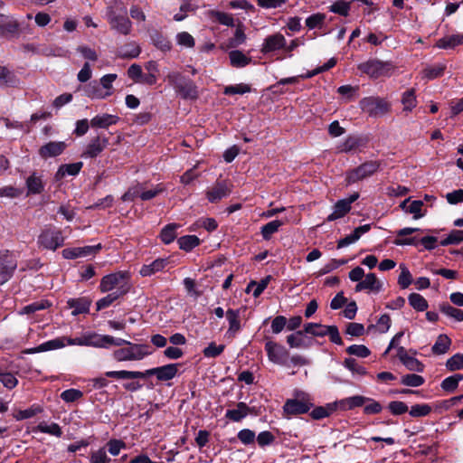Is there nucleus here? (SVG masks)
I'll return each mask as SVG.
<instances>
[{
    "label": "nucleus",
    "mask_w": 463,
    "mask_h": 463,
    "mask_svg": "<svg viewBox=\"0 0 463 463\" xmlns=\"http://www.w3.org/2000/svg\"><path fill=\"white\" fill-rule=\"evenodd\" d=\"M357 69L370 78L378 79L380 77L390 76L393 70V65L391 61L370 59L358 64Z\"/></svg>",
    "instance_id": "5"
},
{
    "label": "nucleus",
    "mask_w": 463,
    "mask_h": 463,
    "mask_svg": "<svg viewBox=\"0 0 463 463\" xmlns=\"http://www.w3.org/2000/svg\"><path fill=\"white\" fill-rule=\"evenodd\" d=\"M251 91V88L249 84L240 83L235 85H228L223 90L224 95H235V94H245Z\"/></svg>",
    "instance_id": "60"
},
{
    "label": "nucleus",
    "mask_w": 463,
    "mask_h": 463,
    "mask_svg": "<svg viewBox=\"0 0 463 463\" xmlns=\"http://www.w3.org/2000/svg\"><path fill=\"white\" fill-rule=\"evenodd\" d=\"M83 163L81 161L72 164L61 165L55 174V179L61 180L65 177L66 175L75 176L79 175Z\"/></svg>",
    "instance_id": "28"
},
{
    "label": "nucleus",
    "mask_w": 463,
    "mask_h": 463,
    "mask_svg": "<svg viewBox=\"0 0 463 463\" xmlns=\"http://www.w3.org/2000/svg\"><path fill=\"white\" fill-rule=\"evenodd\" d=\"M335 411V402L327 403L326 406H325V407L317 406V407L314 408L310 412V416L313 420H322L324 418L330 416Z\"/></svg>",
    "instance_id": "42"
},
{
    "label": "nucleus",
    "mask_w": 463,
    "mask_h": 463,
    "mask_svg": "<svg viewBox=\"0 0 463 463\" xmlns=\"http://www.w3.org/2000/svg\"><path fill=\"white\" fill-rule=\"evenodd\" d=\"M432 407L428 403H416L412 405L409 411V414L412 418H422L430 415Z\"/></svg>",
    "instance_id": "47"
},
{
    "label": "nucleus",
    "mask_w": 463,
    "mask_h": 463,
    "mask_svg": "<svg viewBox=\"0 0 463 463\" xmlns=\"http://www.w3.org/2000/svg\"><path fill=\"white\" fill-rule=\"evenodd\" d=\"M120 120L117 115L104 113L96 115L90 119V127L93 128L108 129L110 126L116 125Z\"/></svg>",
    "instance_id": "24"
},
{
    "label": "nucleus",
    "mask_w": 463,
    "mask_h": 463,
    "mask_svg": "<svg viewBox=\"0 0 463 463\" xmlns=\"http://www.w3.org/2000/svg\"><path fill=\"white\" fill-rule=\"evenodd\" d=\"M165 80L173 87L175 94L184 100H196L199 91L195 82L180 71H170Z\"/></svg>",
    "instance_id": "1"
},
{
    "label": "nucleus",
    "mask_w": 463,
    "mask_h": 463,
    "mask_svg": "<svg viewBox=\"0 0 463 463\" xmlns=\"http://www.w3.org/2000/svg\"><path fill=\"white\" fill-rule=\"evenodd\" d=\"M307 335L308 334L304 332V328L298 330L296 333L287 336V343L291 348H310L313 345L317 344L318 342Z\"/></svg>",
    "instance_id": "12"
},
{
    "label": "nucleus",
    "mask_w": 463,
    "mask_h": 463,
    "mask_svg": "<svg viewBox=\"0 0 463 463\" xmlns=\"http://www.w3.org/2000/svg\"><path fill=\"white\" fill-rule=\"evenodd\" d=\"M129 287L120 286L118 290L108 294L106 297L99 299L96 303L97 311H100L110 305H112L115 301L125 296L128 292Z\"/></svg>",
    "instance_id": "22"
},
{
    "label": "nucleus",
    "mask_w": 463,
    "mask_h": 463,
    "mask_svg": "<svg viewBox=\"0 0 463 463\" xmlns=\"http://www.w3.org/2000/svg\"><path fill=\"white\" fill-rule=\"evenodd\" d=\"M43 409L41 406L33 404L26 410H19L16 413L14 414V418L16 420H23L25 419L33 418L35 415L41 413Z\"/></svg>",
    "instance_id": "51"
},
{
    "label": "nucleus",
    "mask_w": 463,
    "mask_h": 463,
    "mask_svg": "<svg viewBox=\"0 0 463 463\" xmlns=\"http://www.w3.org/2000/svg\"><path fill=\"white\" fill-rule=\"evenodd\" d=\"M181 227V224L171 222L164 226L159 233V239L161 241L168 245L172 243L177 238V230Z\"/></svg>",
    "instance_id": "30"
},
{
    "label": "nucleus",
    "mask_w": 463,
    "mask_h": 463,
    "mask_svg": "<svg viewBox=\"0 0 463 463\" xmlns=\"http://www.w3.org/2000/svg\"><path fill=\"white\" fill-rule=\"evenodd\" d=\"M18 83L16 76L6 67L0 65V84L5 86H15Z\"/></svg>",
    "instance_id": "55"
},
{
    "label": "nucleus",
    "mask_w": 463,
    "mask_h": 463,
    "mask_svg": "<svg viewBox=\"0 0 463 463\" xmlns=\"http://www.w3.org/2000/svg\"><path fill=\"white\" fill-rule=\"evenodd\" d=\"M250 407L243 402L237 403V408L232 410H227L225 417L232 421L239 422L244 419L250 412Z\"/></svg>",
    "instance_id": "31"
},
{
    "label": "nucleus",
    "mask_w": 463,
    "mask_h": 463,
    "mask_svg": "<svg viewBox=\"0 0 463 463\" xmlns=\"http://www.w3.org/2000/svg\"><path fill=\"white\" fill-rule=\"evenodd\" d=\"M109 145V137L99 134L93 137L83 152V157L96 158Z\"/></svg>",
    "instance_id": "15"
},
{
    "label": "nucleus",
    "mask_w": 463,
    "mask_h": 463,
    "mask_svg": "<svg viewBox=\"0 0 463 463\" xmlns=\"http://www.w3.org/2000/svg\"><path fill=\"white\" fill-rule=\"evenodd\" d=\"M1 25L5 33V38L18 37L21 33V24L13 17H4Z\"/></svg>",
    "instance_id": "29"
},
{
    "label": "nucleus",
    "mask_w": 463,
    "mask_h": 463,
    "mask_svg": "<svg viewBox=\"0 0 463 463\" xmlns=\"http://www.w3.org/2000/svg\"><path fill=\"white\" fill-rule=\"evenodd\" d=\"M141 52L139 46L135 43H128L118 50V56L123 59L137 58Z\"/></svg>",
    "instance_id": "45"
},
{
    "label": "nucleus",
    "mask_w": 463,
    "mask_h": 463,
    "mask_svg": "<svg viewBox=\"0 0 463 463\" xmlns=\"http://www.w3.org/2000/svg\"><path fill=\"white\" fill-rule=\"evenodd\" d=\"M156 367H154L144 372L127 370L108 371L105 373V376L114 379H146L153 375L156 377Z\"/></svg>",
    "instance_id": "11"
},
{
    "label": "nucleus",
    "mask_w": 463,
    "mask_h": 463,
    "mask_svg": "<svg viewBox=\"0 0 463 463\" xmlns=\"http://www.w3.org/2000/svg\"><path fill=\"white\" fill-rule=\"evenodd\" d=\"M225 315L229 322V328L226 332V335L228 337H234L241 329L240 321V310L229 308Z\"/></svg>",
    "instance_id": "25"
},
{
    "label": "nucleus",
    "mask_w": 463,
    "mask_h": 463,
    "mask_svg": "<svg viewBox=\"0 0 463 463\" xmlns=\"http://www.w3.org/2000/svg\"><path fill=\"white\" fill-rule=\"evenodd\" d=\"M439 310L444 315L453 317L458 322L463 321V310L454 307L448 302L441 303L439 305Z\"/></svg>",
    "instance_id": "46"
},
{
    "label": "nucleus",
    "mask_w": 463,
    "mask_h": 463,
    "mask_svg": "<svg viewBox=\"0 0 463 463\" xmlns=\"http://www.w3.org/2000/svg\"><path fill=\"white\" fill-rule=\"evenodd\" d=\"M350 9V3L345 0H337L330 6H328V10L330 12L345 17L349 15Z\"/></svg>",
    "instance_id": "53"
},
{
    "label": "nucleus",
    "mask_w": 463,
    "mask_h": 463,
    "mask_svg": "<svg viewBox=\"0 0 463 463\" xmlns=\"http://www.w3.org/2000/svg\"><path fill=\"white\" fill-rule=\"evenodd\" d=\"M232 184L227 180H217L215 184L206 192V198L212 203H216L232 193Z\"/></svg>",
    "instance_id": "10"
},
{
    "label": "nucleus",
    "mask_w": 463,
    "mask_h": 463,
    "mask_svg": "<svg viewBox=\"0 0 463 463\" xmlns=\"http://www.w3.org/2000/svg\"><path fill=\"white\" fill-rule=\"evenodd\" d=\"M333 213L326 217V222H334L337 219L345 217L352 209L343 199L338 200L333 207Z\"/></svg>",
    "instance_id": "33"
},
{
    "label": "nucleus",
    "mask_w": 463,
    "mask_h": 463,
    "mask_svg": "<svg viewBox=\"0 0 463 463\" xmlns=\"http://www.w3.org/2000/svg\"><path fill=\"white\" fill-rule=\"evenodd\" d=\"M361 109L371 118H380L391 110V103L380 97H365L359 102Z\"/></svg>",
    "instance_id": "3"
},
{
    "label": "nucleus",
    "mask_w": 463,
    "mask_h": 463,
    "mask_svg": "<svg viewBox=\"0 0 463 463\" xmlns=\"http://www.w3.org/2000/svg\"><path fill=\"white\" fill-rule=\"evenodd\" d=\"M451 345V339L447 335H439L435 344L431 347V351L434 354L439 355L446 354Z\"/></svg>",
    "instance_id": "41"
},
{
    "label": "nucleus",
    "mask_w": 463,
    "mask_h": 463,
    "mask_svg": "<svg viewBox=\"0 0 463 463\" xmlns=\"http://www.w3.org/2000/svg\"><path fill=\"white\" fill-rule=\"evenodd\" d=\"M461 44H463V33H458L439 39L436 43V47L439 49H453Z\"/></svg>",
    "instance_id": "34"
},
{
    "label": "nucleus",
    "mask_w": 463,
    "mask_h": 463,
    "mask_svg": "<svg viewBox=\"0 0 463 463\" xmlns=\"http://www.w3.org/2000/svg\"><path fill=\"white\" fill-rule=\"evenodd\" d=\"M105 450H107L112 456H118L120 453V450L127 448V444L122 439H109L105 446Z\"/></svg>",
    "instance_id": "58"
},
{
    "label": "nucleus",
    "mask_w": 463,
    "mask_h": 463,
    "mask_svg": "<svg viewBox=\"0 0 463 463\" xmlns=\"http://www.w3.org/2000/svg\"><path fill=\"white\" fill-rule=\"evenodd\" d=\"M169 263V258H157L149 264H143L139 269V274L142 277H150L159 271H163Z\"/></svg>",
    "instance_id": "19"
},
{
    "label": "nucleus",
    "mask_w": 463,
    "mask_h": 463,
    "mask_svg": "<svg viewBox=\"0 0 463 463\" xmlns=\"http://www.w3.org/2000/svg\"><path fill=\"white\" fill-rule=\"evenodd\" d=\"M236 30L232 38L230 39V46L237 47L242 44L246 40V34L244 33V25L242 23H239L235 25Z\"/></svg>",
    "instance_id": "62"
},
{
    "label": "nucleus",
    "mask_w": 463,
    "mask_h": 463,
    "mask_svg": "<svg viewBox=\"0 0 463 463\" xmlns=\"http://www.w3.org/2000/svg\"><path fill=\"white\" fill-rule=\"evenodd\" d=\"M36 430L42 433L55 436L57 438H60L62 435L61 428L58 423L55 422H52L50 425L46 424L45 422H40L36 427Z\"/></svg>",
    "instance_id": "50"
},
{
    "label": "nucleus",
    "mask_w": 463,
    "mask_h": 463,
    "mask_svg": "<svg viewBox=\"0 0 463 463\" xmlns=\"http://www.w3.org/2000/svg\"><path fill=\"white\" fill-rule=\"evenodd\" d=\"M446 70L445 64H435L423 70L424 78L429 80L441 77Z\"/></svg>",
    "instance_id": "52"
},
{
    "label": "nucleus",
    "mask_w": 463,
    "mask_h": 463,
    "mask_svg": "<svg viewBox=\"0 0 463 463\" xmlns=\"http://www.w3.org/2000/svg\"><path fill=\"white\" fill-rule=\"evenodd\" d=\"M402 103L404 106L403 110L406 111H411L416 107L417 99L414 89H410L402 94Z\"/></svg>",
    "instance_id": "57"
},
{
    "label": "nucleus",
    "mask_w": 463,
    "mask_h": 463,
    "mask_svg": "<svg viewBox=\"0 0 463 463\" xmlns=\"http://www.w3.org/2000/svg\"><path fill=\"white\" fill-rule=\"evenodd\" d=\"M17 268V261L9 250L0 251V286L9 281Z\"/></svg>",
    "instance_id": "9"
},
{
    "label": "nucleus",
    "mask_w": 463,
    "mask_h": 463,
    "mask_svg": "<svg viewBox=\"0 0 463 463\" xmlns=\"http://www.w3.org/2000/svg\"><path fill=\"white\" fill-rule=\"evenodd\" d=\"M271 279V276H267L266 278L262 279L260 282L256 281H250L246 288L247 292H250V290L254 288L252 295L254 298L260 297L262 292L267 288L269 282Z\"/></svg>",
    "instance_id": "48"
},
{
    "label": "nucleus",
    "mask_w": 463,
    "mask_h": 463,
    "mask_svg": "<svg viewBox=\"0 0 463 463\" xmlns=\"http://www.w3.org/2000/svg\"><path fill=\"white\" fill-rule=\"evenodd\" d=\"M25 184L27 188V196L33 194H40L44 191V184L43 182L42 176L37 175L36 172H33L27 177Z\"/></svg>",
    "instance_id": "26"
},
{
    "label": "nucleus",
    "mask_w": 463,
    "mask_h": 463,
    "mask_svg": "<svg viewBox=\"0 0 463 463\" xmlns=\"http://www.w3.org/2000/svg\"><path fill=\"white\" fill-rule=\"evenodd\" d=\"M110 27L121 34L128 35L131 32L132 23L128 17L126 6L120 1H115L107 10Z\"/></svg>",
    "instance_id": "2"
},
{
    "label": "nucleus",
    "mask_w": 463,
    "mask_h": 463,
    "mask_svg": "<svg viewBox=\"0 0 463 463\" xmlns=\"http://www.w3.org/2000/svg\"><path fill=\"white\" fill-rule=\"evenodd\" d=\"M64 236L62 232L57 228H47L42 231L37 239V244L40 248L49 250H56L64 244Z\"/></svg>",
    "instance_id": "6"
},
{
    "label": "nucleus",
    "mask_w": 463,
    "mask_h": 463,
    "mask_svg": "<svg viewBox=\"0 0 463 463\" xmlns=\"http://www.w3.org/2000/svg\"><path fill=\"white\" fill-rule=\"evenodd\" d=\"M265 351L271 363L289 366V351L283 345L269 340L265 344Z\"/></svg>",
    "instance_id": "8"
},
{
    "label": "nucleus",
    "mask_w": 463,
    "mask_h": 463,
    "mask_svg": "<svg viewBox=\"0 0 463 463\" xmlns=\"http://www.w3.org/2000/svg\"><path fill=\"white\" fill-rule=\"evenodd\" d=\"M286 45V39L281 33L268 36L262 44L260 52L264 54L280 50Z\"/></svg>",
    "instance_id": "20"
},
{
    "label": "nucleus",
    "mask_w": 463,
    "mask_h": 463,
    "mask_svg": "<svg viewBox=\"0 0 463 463\" xmlns=\"http://www.w3.org/2000/svg\"><path fill=\"white\" fill-rule=\"evenodd\" d=\"M461 381H463V374L455 373L453 375L446 377L440 383V387L444 392L448 393H453L458 389L459 382Z\"/></svg>",
    "instance_id": "40"
},
{
    "label": "nucleus",
    "mask_w": 463,
    "mask_h": 463,
    "mask_svg": "<svg viewBox=\"0 0 463 463\" xmlns=\"http://www.w3.org/2000/svg\"><path fill=\"white\" fill-rule=\"evenodd\" d=\"M209 17L213 21L228 27H234L236 25L232 14L228 13L221 12L218 10H210Z\"/></svg>",
    "instance_id": "39"
},
{
    "label": "nucleus",
    "mask_w": 463,
    "mask_h": 463,
    "mask_svg": "<svg viewBox=\"0 0 463 463\" xmlns=\"http://www.w3.org/2000/svg\"><path fill=\"white\" fill-rule=\"evenodd\" d=\"M400 269L401 273L398 277V284L401 288L405 289L411 284L412 276L409 269L404 264H400Z\"/></svg>",
    "instance_id": "61"
},
{
    "label": "nucleus",
    "mask_w": 463,
    "mask_h": 463,
    "mask_svg": "<svg viewBox=\"0 0 463 463\" xmlns=\"http://www.w3.org/2000/svg\"><path fill=\"white\" fill-rule=\"evenodd\" d=\"M128 277L127 271L108 274L101 279L99 288L102 293L111 291L121 280L127 279Z\"/></svg>",
    "instance_id": "17"
},
{
    "label": "nucleus",
    "mask_w": 463,
    "mask_h": 463,
    "mask_svg": "<svg viewBox=\"0 0 463 463\" xmlns=\"http://www.w3.org/2000/svg\"><path fill=\"white\" fill-rule=\"evenodd\" d=\"M326 20V14L322 13H317L309 15L306 19V26L309 29L321 28Z\"/></svg>",
    "instance_id": "63"
},
{
    "label": "nucleus",
    "mask_w": 463,
    "mask_h": 463,
    "mask_svg": "<svg viewBox=\"0 0 463 463\" xmlns=\"http://www.w3.org/2000/svg\"><path fill=\"white\" fill-rule=\"evenodd\" d=\"M383 284L379 281L374 273H368L364 280H360L354 288L355 292H360L364 289L372 290L378 293L382 290Z\"/></svg>",
    "instance_id": "23"
},
{
    "label": "nucleus",
    "mask_w": 463,
    "mask_h": 463,
    "mask_svg": "<svg viewBox=\"0 0 463 463\" xmlns=\"http://www.w3.org/2000/svg\"><path fill=\"white\" fill-rule=\"evenodd\" d=\"M52 302L48 299H41L24 306L18 313L19 315H32L38 311L47 309L52 307Z\"/></svg>",
    "instance_id": "37"
},
{
    "label": "nucleus",
    "mask_w": 463,
    "mask_h": 463,
    "mask_svg": "<svg viewBox=\"0 0 463 463\" xmlns=\"http://www.w3.org/2000/svg\"><path fill=\"white\" fill-rule=\"evenodd\" d=\"M127 347L117 349L113 352V357L118 362L141 360L150 353L146 349V345L129 343Z\"/></svg>",
    "instance_id": "7"
},
{
    "label": "nucleus",
    "mask_w": 463,
    "mask_h": 463,
    "mask_svg": "<svg viewBox=\"0 0 463 463\" xmlns=\"http://www.w3.org/2000/svg\"><path fill=\"white\" fill-rule=\"evenodd\" d=\"M381 165L380 161L370 160L365 161L357 167L347 171L345 178V184L348 186L372 176L381 168Z\"/></svg>",
    "instance_id": "4"
},
{
    "label": "nucleus",
    "mask_w": 463,
    "mask_h": 463,
    "mask_svg": "<svg viewBox=\"0 0 463 463\" xmlns=\"http://www.w3.org/2000/svg\"><path fill=\"white\" fill-rule=\"evenodd\" d=\"M408 301L411 307L418 312L425 311L429 307L428 301L419 293H411Z\"/></svg>",
    "instance_id": "43"
},
{
    "label": "nucleus",
    "mask_w": 463,
    "mask_h": 463,
    "mask_svg": "<svg viewBox=\"0 0 463 463\" xmlns=\"http://www.w3.org/2000/svg\"><path fill=\"white\" fill-rule=\"evenodd\" d=\"M313 407V403L305 399H288L283 406L285 414L299 415L309 411Z\"/></svg>",
    "instance_id": "13"
},
{
    "label": "nucleus",
    "mask_w": 463,
    "mask_h": 463,
    "mask_svg": "<svg viewBox=\"0 0 463 463\" xmlns=\"http://www.w3.org/2000/svg\"><path fill=\"white\" fill-rule=\"evenodd\" d=\"M393 243L397 246H417L420 243L423 246L424 250H431L437 247L438 238L434 236H424L420 240H418L416 237L396 238L393 241Z\"/></svg>",
    "instance_id": "14"
},
{
    "label": "nucleus",
    "mask_w": 463,
    "mask_h": 463,
    "mask_svg": "<svg viewBox=\"0 0 463 463\" xmlns=\"http://www.w3.org/2000/svg\"><path fill=\"white\" fill-rule=\"evenodd\" d=\"M84 95L90 99H104L110 95V92L104 93L100 84L97 80H92L83 86Z\"/></svg>",
    "instance_id": "32"
},
{
    "label": "nucleus",
    "mask_w": 463,
    "mask_h": 463,
    "mask_svg": "<svg viewBox=\"0 0 463 463\" xmlns=\"http://www.w3.org/2000/svg\"><path fill=\"white\" fill-rule=\"evenodd\" d=\"M283 225V222L279 220L271 221L261 227V235L264 240H269L271 236L277 232Z\"/></svg>",
    "instance_id": "54"
},
{
    "label": "nucleus",
    "mask_w": 463,
    "mask_h": 463,
    "mask_svg": "<svg viewBox=\"0 0 463 463\" xmlns=\"http://www.w3.org/2000/svg\"><path fill=\"white\" fill-rule=\"evenodd\" d=\"M180 364H168L156 367V379L159 382H167L174 379L178 373Z\"/></svg>",
    "instance_id": "27"
},
{
    "label": "nucleus",
    "mask_w": 463,
    "mask_h": 463,
    "mask_svg": "<svg viewBox=\"0 0 463 463\" xmlns=\"http://www.w3.org/2000/svg\"><path fill=\"white\" fill-rule=\"evenodd\" d=\"M150 37L153 44L163 52H167L172 49L171 42L162 33L155 30L151 33Z\"/></svg>",
    "instance_id": "35"
},
{
    "label": "nucleus",
    "mask_w": 463,
    "mask_h": 463,
    "mask_svg": "<svg viewBox=\"0 0 463 463\" xmlns=\"http://www.w3.org/2000/svg\"><path fill=\"white\" fill-rule=\"evenodd\" d=\"M66 345V336L56 337L54 339L46 341L40 345L42 352H47L51 350H56L62 348Z\"/></svg>",
    "instance_id": "56"
},
{
    "label": "nucleus",
    "mask_w": 463,
    "mask_h": 463,
    "mask_svg": "<svg viewBox=\"0 0 463 463\" xmlns=\"http://www.w3.org/2000/svg\"><path fill=\"white\" fill-rule=\"evenodd\" d=\"M326 325H322L319 323H306L304 325V332L310 335L311 337H324L326 335Z\"/></svg>",
    "instance_id": "44"
},
{
    "label": "nucleus",
    "mask_w": 463,
    "mask_h": 463,
    "mask_svg": "<svg viewBox=\"0 0 463 463\" xmlns=\"http://www.w3.org/2000/svg\"><path fill=\"white\" fill-rule=\"evenodd\" d=\"M90 463H110L112 459L107 455L105 448L91 449L89 456Z\"/></svg>",
    "instance_id": "49"
},
{
    "label": "nucleus",
    "mask_w": 463,
    "mask_h": 463,
    "mask_svg": "<svg viewBox=\"0 0 463 463\" xmlns=\"http://www.w3.org/2000/svg\"><path fill=\"white\" fill-rule=\"evenodd\" d=\"M369 401V397L363 395H354L351 397L344 398L335 402V411H353L355 408L363 407Z\"/></svg>",
    "instance_id": "18"
},
{
    "label": "nucleus",
    "mask_w": 463,
    "mask_h": 463,
    "mask_svg": "<svg viewBox=\"0 0 463 463\" xmlns=\"http://www.w3.org/2000/svg\"><path fill=\"white\" fill-rule=\"evenodd\" d=\"M90 305L91 300L87 297L69 298L67 300V307L72 309L71 315L74 317L80 314H88L90 312Z\"/></svg>",
    "instance_id": "21"
},
{
    "label": "nucleus",
    "mask_w": 463,
    "mask_h": 463,
    "mask_svg": "<svg viewBox=\"0 0 463 463\" xmlns=\"http://www.w3.org/2000/svg\"><path fill=\"white\" fill-rule=\"evenodd\" d=\"M179 249L190 252L201 244V240L196 235H184L177 239Z\"/></svg>",
    "instance_id": "36"
},
{
    "label": "nucleus",
    "mask_w": 463,
    "mask_h": 463,
    "mask_svg": "<svg viewBox=\"0 0 463 463\" xmlns=\"http://www.w3.org/2000/svg\"><path fill=\"white\" fill-rule=\"evenodd\" d=\"M425 383V379L419 374H405L401 379V383L409 387H420Z\"/></svg>",
    "instance_id": "59"
},
{
    "label": "nucleus",
    "mask_w": 463,
    "mask_h": 463,
    "mask_svg": "<svg viewBox=\"0 0 463 463\" xmlns=\"http://www.w3.org/2000/svg\"><path fill=\"white\" fill-rule=\"evenodd\" d=\"M446 367L450 372L463 369V354L458 353L449 358L446 362Z\"/></svg>",
    "instance_id": "64"
},
{
    "label": "nucleus",
    "mask_w": 463,
    "mask_h": 463,
    "mask_svg": "<svg viewBox=\"0 0 463 463\" xmlns=\"http://www.w3.org/2000/svg\"><path fill=\"white\" fill-rule=\"evenodd\" d=\"M231 65L234 68H243L251 62V58L246 56L241 51L234 50L229 52Z\"/></svg>",
    "instance_id": "38"
},
{
    "label": "nucleus",
    "mask_w": 463,
    "mask_h": 463,
    "mask_svg": "<svg viewBox=\"0 0 463 463\" xmlns=\"http://www.w3.org/2000/svg\"><path fill=\"white\" fill-rule=\"evenodd\" d=\"M67 147L63 141H50L39 148L38 154L43 158L55 157L61 155Z\"/></svg>",
    "instance_id": "16"
}]
</instances>
